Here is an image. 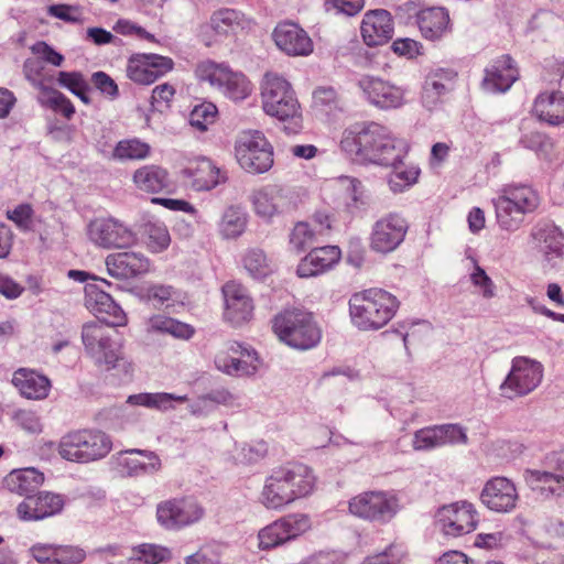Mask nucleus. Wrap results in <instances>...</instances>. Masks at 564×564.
<instances>
[{
  "label": "nucleus",
  "mask_w": 564,
  "mask_h": 564,
  "mask_svg": "<svg viewBox=\"0 0 564 564\" xmlns=\"http://www.w3.org/2000/svg\"><path fill=\"white\" fill-rule=\"evenodd\" d=\"M47 12L50 15L65 22H82V12L77 7L68 4H53L48 7Z\"/></svg>",
  "instance_id": "obj_62"
},
{
  "label": "nucleus",
  "mask_w": 564,
  "mask_h": 564,
  "mask_svg": "<svg viewBox=\"0 0 564 564\" xmlns=\"http://www.w3.org/2000/svg\"><path fill=\"white\" fill-rule=\"evenodd\" d=\"M311 527V519L307 514L291 513L282 517L259 531V549L278 547L304 534Z\"/></svg>",
  "instance_id": "obj_14"
},
{
  "label": "nucleus",
  "mask_w": 564,
  "mask_h": 564,
  "mask_svg": "<svg viewBox=\"0 0 564 564\" xmlns=\"http://www.w3.org/2000/svg\"><path fill=\"white\" fill-rule=\"evenodd\" d=\"M185 564H220V553L215 545H205L185 557Z\"/></svg>",
  "instance_id": "obj_57"
},
{
  "label": "nucleus",
  "mask_w": 564,
  "mask_h": 564,
  "mask_svg": "<svg viewBox=\"0 0 564 564\" xmlns=\"http://www.w3.org/2000/svg\"><path fill=\"white\" fill-rule=\"evenodd\" d=\"M261 107L265 115L288 123L289 132L303 127L302 107L291 83L278 73L267 72L260 84Z\"/></svg>",
  "instance_id": "obj_3"
},
{
  "label": "nucleus",
  "mask_w": 564,
  "mask_h": 564,
  "mask_svg": "<svg viewBox=\"0 0 564 564\" xmlns=\"http://www.w3.org/2000/svg\"><path fill=\"white\" fill-rule=\"evenodd\" d=\"M400 302L390 292L370 288L354 293L348 302L351 323L359 330H378L395 315Z\"/></svg>",
  "instance_id": "obj_4"
},
{
  "label": "nucleus",
  "mask_w": 564,
  "mask_h": 564,
  "mask_svg": "<svg viewBox=\"0 0 564 564\" xmlns=\"http://www.w3.org/2000/svg\"><path fill=\"white\" fill-rule=\"evenodd\" d=\"M436 522L445 535L458 538L477 529L479 512L474 503L459 500L441 507L436 512Z\"/></svg>",
  "instance_id": "obj_12"
},
{
  "label": "nucleus",
  "mask_w": 564,
  "mask_h": 564,
  "mask_svg": "<svg viewBox=\"0 0 564 564\" xmlns=\"http://www.w3.org/2000/svg\"><path fill=\"white\" fill-rule=\"evenodd\" d=\"M272 329L282 343L300 350L315 347L322 338V330L313 314L295 307L276 314L272 321Z\"/></svg>",
  "instance_id": "obj_6"
},
{
  "label": "nucleus",
  "mask_w": 564,
  "mask_h": 564,
  "mask_svg": "<svg viewBox=\"0 0 564 564\" xmlns=\"http://www.w3.org/2000/svg\"><path fill=\"white\" fill-rule=\"evenodd\" d=\"M470 280L475 286H478L481 290L484 297L491 299L495 296V284L482 268L476 265L470 275Z\"/></svg>",
  "instance_id": "obj_63"
},
{
  "label": "nucleus",
  "mask_w": 564,
  "mask_h": 564,
  "mask_svg": "<svg viewBox=\"0 0 564 564\" xmlns=\"http://www.w3.org/2000/svg\"><path fill=\"white\" fill-rule=\"evenodd\" d=\"M151 145L138 138L120 140L111 152V159L120 162L142 161L150 156Z\"/></svg>",
  "instance_id": "obj_42"
},
{
  "label": "nucleus",
  "mask_w": 564,
  "mask_h": 564,
  "mask_svg": "<svg viewBox=\"0 0 564 564\" xmlns=\"http://www.w3.org/2000/svg\"><path fill=\"white\" fill-rule=\"evenodd\" d=\"M250 202L256 215L263 219H272L295 207L290 193L279 184H267L256 188L251 193Z\"/></svg>",
  "instance_id": "obj_18"
},
{
  "label": "nucleus",
  "mask_w": 564,
  "mask_h": 564,
  "mask_svg": "<svg viewBox=\"0 0 564 564\" xmlns=\"http://www.w3.org/2000/svg\"><path fill=\"white\" fill-rule=\"evenodd\" d=\"M85 306L98 318V321L111 325V327L124 326L127 316L123 310L113 299L95 284L85 286Z\"/></svg>",
  "instance_id": "obj_23"
},
{
  "label": "nucleus",
  "mask_w": 564,
  "mask_h": 564,
  "mask_svg": "<svg viewBox=\"0 0 564 564\" xmlns=\"http://www.w3.org/2000/svg\"><path fill=\"white\" fill-rule=\"evenodd\" d=\"M313 469L299 462L286 463L272 470L262 489V502L269 509H281L314 491Z\"/></svg>",
  "instance_id": "obj_2"
},
{
  "label": "nucleus",
  "mask_w": 564,
  "mask_h": 564,
  "mask_svg": "<svg viewBox=\"0 0 564 564\" xmlns=\"http://www.w3.org/2000/svg\"><path fill=\"white\" fill-rule=\"evenodd\" d=\"M105 264L108 274L117 280H129L150 270L149 259L143 253L134 251L108 254Z\"/></svg>",
  "instance_id": "obj_27"
},
{
  "label": "nucleus",
  "mask_w": 564,
  "mask_h": 564,
  "mask_svg": "<svg viewBox=\"0 0 564 564\" xmlns=\"http://www.w3.org/2000/svg\"><path fill=\"white\" fill-rule=\"evenodd\" d=\"M409 225L398 213H390L379 218L371 230L370 248L379 253L395 250L404 240Z\"/></svg>",
  "instance_id": "obj_17"
},
{
  "label": "nucleus",
  "mask_w": 564,
  "mask_h": 564,
  "mask_svg": "<svg viewBox=\"0 0 564 564\" xmlns=\"http://www.w3.org/2000/svg\"><path fill=\"white\" fill-rule=\"evenodd\" d=\"M557 473L527 470L525 480L533 490L541 494L564 496V448L550 457Z\"/></svg>",
  "instance_id": "obj_29"
},
{
  "label": "nucleus",
  "mask_w": 564,
  "mask_h": 564,
  "mask_svg": "<svg viewBox=\"0 0 564 564\" xmlns=\"http://www.w3.org/2000/svg\"><path fill=\"white\" fill-rule=\"evenodd\" d=\"M360 31L362 40L368 46L386 44L393 35V20L390 12L383 9L366 12Z\"/></svg>",
  "instance_id": "obj_28"
},
{
  "label": "nucleus",
  "mask_w": 564,
  "mask_h": 564,
  "mask_svg": "<svg viewBox=\"0 0 564 564\" xmlns=\"http://www.w3.org/2000/svg\"><path fill=\"white\" fill-rule=\"evenodd\" d=\"M520 143L534 151L543 160L552 161L556 156L554 141L542 131L533 130L523 133Z\"/></svg>",
  "instance_id": "obj_45"
},
{
  "label": "nucleus",
  "mask_w": 564,
  "mask_h": 564,
  "mask_svg": "<svg viewBox=\"0 0 564 564\" xmlns=\"http://www.w3.org/2000/svg\"><path fill=\"white\" fill-rule=\"evenodd\" d=\"M88 239L104 249H122L131 247L135 234L121 221L108 217L91 220L87 228Z\"/></svg>",
  "instance_id": "obj_15"
},
{
  "label": "nucleus",
  "mask_w": 564,
  "mask_h": 564,
  "mask_svg": "<svg viewBox=\"0 0 564 564\" xmlns=\"http://www.w3.org/2000/svg\"><path fill=\"white\" fill-rule=\"evenodd\" d=\"M133 556L144 564H160L171 557V552L156 544L143 543L133 549Z\"/></svg>",
  "instance_id": "obj_49"
},
{
  "label": "nucleus",
  "mask_w": 564,
  "mask_h": 564,
  "mask_svg": "<svg viewBox=\"0 0 564 564\" xmlns=\"http://www.w3.org/2000/svg\"><path fill=\"white\" fill-rule=\"evenodd\" d=\"M56 83L62 88L69 90L85 105L91 104V98L89 96L91 88L89 86V82L83 73L76 70H61L56 76Z\"/></svg>",
  "instance_id": "obj_43"
},
{
  "label": "nucleus",
  "mask_w": 564,
  "mask_h": 564,
  "mask_svg": "<svg viewBox=\"0 0 564 564\" xmlns=\"http://www.w3.org/2000/svg\"><path fill=\"white\" fill-rule=\"evenodd\" d=\"M132 183L142 193L173 196L177 194L178 183L167 169L159 164H145L132 174Z\"/></svg>",
  "instance_id": "obj_19"
},
{
  "label": "nucleus",
  "mask_w": 564,
  "mask_h": 564,
  "mask_svg": "<svg viewBox=\"0 0 564 564\" xmlns=\"http://www.w3.org/2000/svg\"><path fill=\"white\" fill-rule=\"evenodd\" d=\"M341 258L337 246H324L312 249L297 264L300 278H312L333 269Z\"/></svg>",
  "instance_id": "obj_30"
},
{
  "label": "nucleus",
  "mask_w": 564,
  "mask_h": 564,
  "mask_svg": "<svg viewBox=\"0 0 564 564\" xmlns=\"http://www.w3.org/2000/svg\"><path fill=\"white\" fill-rule=\"evenodd\" d=\"M531 113L539 121L552 127L564 123V94L560 90L540 93L532 105Z\"/></svg>",
  "instance_id": "obj_32"
},
{
  "label": "nucleus",
  "mask_w": 564,
  "mask_h": 564,
  "mask_svg": "<svg viewBox=\"0 0 564 564\" xmlns=\"http://www.w3.org/2000/svg\"><path fill=\"white\" fill-rule=\"evenodd\" d=\"M217 108L212 102H204L195 108L189 113V123L196 130L204 132L210 124L216 121Z\"/></svg>",
  "instance_id": "obj_50"
},
{
  "label": "nucleus",
  "mask_w": 564,
  "mask_h": 564,
  "mask_svg": "<svg viewBox=\"0 0 564 564\" xmlns=\"http://www.w3.org/2000/svg\"><path fill=\"white\" fill-rule=\"evenodd\" d=\"M402 558L401 550L392 543L383 552L366 556L361 564H401Z\"/></svg>",
  "instance_id": "obj_55"
},
{
  "label": "nucleus",
  "mask_w": 564,
  "mask_h": 564,
  "mask_svg": "<svg viewBox=\"0 0 564 564\" xmlns=\"http://www.w3.org/2000/svg\"><path fill=\"white\" fill-rule=\"evenodd\" d=\"M148 330L170 335L180 340H188L195 334V328L192 325L160 314L149 318Z\"/></svg>",
  "instance_id": "obj_40"
},
{
  "label": "nucleus",
  "mask_w": 564,
  "mask_h": 564,
  "mask_svg": "<svg viewBox=\"0 0 564 564\" xmlns=\"http://www.w3.org/2000/svg\"><path fill=\"white\" fill-rule=\"evenodd\" d=\"M56 546L54 544L36 543L31 546L30 553L40 564H55Z\"/></svg>",
  "instance_id": "obj_64"
},
{
  "label": "nucleus",
  "mask_w": 564,
  "mask_h": 564,
  "mask_svg": "<svg viewBox=\"0 0 564 564\" xmlns=\"http://www.w3.org/2000/svg\"><path fill=\"white\" fill-rule=\"evenodd\" d=\"M64 508L61 495L41 491L24 498L17 507V516L21 521H40L59 513Z\"/></svg>",
  "instance_id": "obj_24"
},
{
  "label": "nucleus",
  "mask_w": 564,
  "mask_h": 564,
  "mask_svg": "<svg viewBox=\"0 0 564 564\" xmlns=\"http://www.w3.org/2000/svg\"><path fill=\"white\" fill-rule=\"evenodd\" d=\"M440 433L444 445L448 444H466L467 435L465 431L457 424L438 425Z\"/></svg>",
  "instance_id": "obj_61"
},
{
  "label": "nucleus",
  "mask_w": 564,
  "mask_h": 564,
  "mask_svg": "<svg viewBox=\"0 0 564 564\" xmlns=\"http://www.w3.org/2000/svg\"><path fill=\"white\" fill-rule=\"evenodd\" d=\"M111 325L100 321L89 322L83 326L82 340L87 354L107 370L115 368L121 358L120 346L112 340Z\"/></svg>",
  "instance_id": "obj_11"
},
{
  "label": "nucleus",
  "mask_w": 564,
  "mask_h": 564,
  "mask_svg": "<svg viewBox=\"0 0 564 564\" xmlns=\"http://www.w3.org/2000/svg\"><path fill=\"white\" fill-rule=\"evenodd\" d=\"M25 288L11 275L0 271V295L7 300H15L20 297Z\"/></svg>",
  "instance_id": "obj_60"
},
{
  "label": "nucleus",
  "mask_w": 564,
  "mask_h": 564,
  "mask_svg": "<svg viewBox=\"0 0 564 564\" xmlns=\"http://www.w3.org/2000/svg\"><path fill=\"white\" fill-rule=\"evenodd\" d=\"M358 85L368 99L379 108H398L404 104V90L381 78L364 76Z\"/></svg>",
  "instance_id": "obj_26"
},
{
  "label": "nucleus",
  "mask_w": 564,
  "mask_h": 564,
  "mask_svg": "<svg viewBox=\"0 0 564 564\" xmlns=\"http://www.w3.org/2000/svg\"><path fill=\"white\" fill-rule=\"evenodd\" d=\"M147 246L152 252H162L171 243L170 232L165 225L149 223L144 229Z\"/></svg>",
  "instance_id": "obj_48"
},
{
  "label": "nucleus",
  "mask_w": 564,
  "mask_h": 564,
  "mask_svg": "<svg viewBox=\"0 0 564 564\" xmlns=\"http://www.w3.org/2000/svg\"><path fill=\"white\" fill-rule=\"evenodd\" d=\"M183 177L189 180L193 189L210 191L226 181V175L210 160L206 158L191 162L182 170Z\"/></svg>",
  "instance_id": "obj_31"
},
{
  "label": "nucleus",
  "mask_w": 564,
  "mask_h": 564,
  "mask_svg": "<svg viewBox=\"0 0 564 564\" xmlns=\"http://www.w3.org/2000/svg\"><path fill=\"white\" fill-rule=\"evenodd\" d=\"M448 93L444 84L434 79L429 75L425 79L422 93V99L427 107H432L437 104L440 98Z\"/></svg>",
  "instance_id": "obj_56"
},
{
  "label": "nucleus",
  "mask_w": 564,
  "mask_h": 564,
  "mask_svg": "<svg viewBox=\"0 0 564 564\" xmlns=\"http://www.w3.org/2000/svg\"><path fill=\"white\" fill-rule=\"evenodd\" d=\"M225 299L224 318L234 326L248 323L254 311L253 300L248 290L235 281H229L223 286Z\"/></svg>",
  "instance_id": "obj_22"
},
{
  "label": "nucleus",
  "mask_w": 564,
  "mask_h": 564,
  "mask_svg": "<svg viewBox=\"0 0 564 564\" xmlns=\"http://www.w3.org/2000/svg\"><path fill=\"white\" fill-rule=\"evenodd\" d=\"M11 382L20 394L29 400L46 399L52 387L51 380L46 376L30 368L17 369Z\"/></svg>",
  "instance_id": "obj_33"
},
{
  "label": "nucleus",
  "mask_w": 564,
  "mask_h": 564,
  "mask_svg": "<svg viewBox=\"0 0 564 564\" xmlns=\"http://www.w3.org/2000/svg\"><path fill=\"white\" fill-rule=\"evenodd\" d=\"M195 75L198 80L208 83L234 101H240L252 93V84L241 72H236L225 63L207 59L197 64Z\"/></svg>",
  "instance_id": "obj_8"
},
{
  "label": "nucleus",
  "mask_w": 564,
  "mask_h": 564,
  "mask_svg": "<svg viewBox=\"0 0 564 564\" xmlns=\"http://www.w3.org/2000/svg\"><path fill=\"white\" fill-rule=\"evenodd\" d=\"M242 263L254 278L265 276L271 272L270 262L261 249H249L243 256Z\"/></svg>",
  "instance_id": "obj_47"
},
{
  "label": "nucleus",
  "mask_w": 564,
  "mask_h": 564,
  "mask_svg": "<svg viewBox=\"0 0 564 564\" xmlns=\"http://www.w3.org/2000/svg\"><path fill=\"white\" fill-rule=\"evenodd\" d=\"M112 448L110 437L100 430L82 429L65 434L58 443L62 458L75 463H90L106 457Z\"/></svg>",
  "instance_id": "obj_7"
},
{
  "label": "nucleus",
  "mask_w": 564,
  "mask_h": 564,
  "mask_svg": "<svg viewBox=\"0 0 564 564\" xmlns=\"http://www.w3.org/2000/svg\"><path fill=\"white\" fill-rule=\"evenodd\" d=\"M272 39L280 51L292 57L308 56L314 51L308 33L294 22H280L272 32Z\"/></svg>",
  "instance_id": "obj_21"
},
{
  "label": "nucleus",
  "mask_w": 564,
  "mask_h": 564,
  "mask_svg": "<svg viewBox=\"0 0 564 564\" xmlns=\"http://www.w3.org/2000/svg\"><path fill=\"white\" fill-rule=\"evenodd\" d=\"M44 482V475L33 467L13 469L2 481L3 487L19 496H31Z\"/></svg>",
  "instance_id": "obj_38"
},
{
  "label": "nucleus",
  "mask_w": 564,
  "mask_h": 564,
  "mask_svg": "<svg viewBox=\"0 0 564 564\" xmlns=\"http://www.w3.org/2000/svg\"><path fill=\"white\" fill-rule=\"evenodd\" d=\"M41 96L40 101L45 107L52 109L56 113H61L65 119L69 120L75 113V106L72 100L59 90L44 85H39Z\"/></svg>",
  "instance_id": "obj_44"
},
{
  "label": "nucleus",
  "mask_w": 564,
  "mask_h": 564,
  "mask_svg": "<svg viewBox=\"0 0 564 564\" xmlns=\"http://www.w3.org/2000/svg\"><path fill=\"white\" fill-rule=\"evenodd\" d=\"M438 425L421 429L414 433L413 447L417 451H426L443 446Z\"/></svg>",
  "instance_id": "obj_51"
},
{
  "label": "nucleus",
  "mask_w": 564,
  "mask_h": 564,
  "mask_svg": "<svg viewBox=\"0 0 564 564\" xmlns=\"http://www.w3.org/2000/svg\"><path fill=\"white\" fill-rule=\"evenodd\" d=\"M175 94V87L169 83L155 86L151 95L152 109L160 112L167 110L172 105Z\"/></svg>",
  "instance_id": "obj_53"
},
{
  "label": "nucleus",
  "mask_w": 564,
  "mask_h": 564,
  "mask_svg": "<svg viewBox=\"0 0 564 564\" xmlns=\"http://www.w3.org/2000/svg\"><path fill=\"white\" fill-rule=\"evenodd\" d=\"M541 197L530 185L507 184L492 198L496 221L500 229L513 232L524 223L525 216L540 206Z\"/></svg>",
  "instance_id": "obj_5"
},
{
  "label": "nucleus",
  "mask_w": 564,
  "mask_h": 564,
  "mask_svg": "<svg viewBox=\"0 0 564 564\" xmlns=\"http://www.w3.org/2000/svg\"><path fill=\"white\" fill-rule=\"evenodd\" d=\"M55 564H80L86 558L84 549L75 545H57Z\"/></svg>",
  "instance_id": "obj_54"
},
{
  "label": "nucleus",
  "mask_w": 564,
  "mask_h": 564,
  "mask_svg": "<svg viewBox=\"0 0 564 564\" xmlns=\"http://www.w3.org/2000/svg\"><path fill=\"white\" fill-rule=\"evenodd\" d=\"M172 58L156 54H137L129 58L127 76L140 85H151L173 69Z\"/></svg>",
  "instance_id": "obj_20"
},
{
  "label": "nucleus",
  "mask_w": 564,
  "mask_h": 564,
  "mask_svg": "<svg viewBox=\"0 0 564 564\" xmlns=\"http://www.w3.org/2000/svg\"><path fill=\"white\" fill-rule=\"evenodd\" d=\"M399 510V498L384 490L364 491L354 496L348 502V511L351 516L379 524L390 522Z\"/></svg>",
  "instance_id": "obj_10"
},
{
  "label": "nucleus",
  "mask_w": 564,
  "mask_h": 564,
  "mask_svg": "<svg viewBox=\"0 0 564 564\" xmlns=\"http://www.w3.org/2000/svg\"><path fill=\"white\" fill-rule=\"evenodd\" d=\"M543 378L540 362L527 357H516L509 375L500 386L501 395L513 399L532 392Z\"/></svg>",
  "instance_id": "obj_13"
},
{
  "label": "nucleus",
  "mask_w": 564,
  "mask_h": 564,
  "mask_svg": "<svg viewBox=\"0 0 564 564\" xmlns=\"http://www.w3.org/2000/svg\"><path fill=\"white\" fill-rule=\"evenodd\" d=\"M519 78V70L510 55L498 57L486 69L484 86L492 93H505Z\"/></svg>",
  "instance_id": "obj_34"
},
{
  "label": "nucleus",
  "mask_w": 564,
  "mask_h": 564,
  "mask_svg": "<svg viewBox=\"0 0 564 564\" xmlns=\"http://www.w3.org/2000/svg\"><path fill=\"white\" fill-rule=\"evenodd\" d=\"M248 225V214L239 206L227 207L219 221L218 232L224 239H237Z\"/></svg>",
  "instance_id": "obj_41"
},
{
  "label": "nucleus",
  "mask_w": 564,
  "mask_h": 564,
  "mask_svg": "<svg viewBox=\"0 0 564 564\" xmlns=\"http://www.w3.org/2000/svg\"><path fill=\"white\" fill-rule=\"evenodd\" d=\"M251 20L239 10L221 8L213 12L209 19L212 30L221 36L236 35L249 29Z\"/></svg>",
  "instance_id": "obj_37"
},
{
  "label": "nucleus",
  "mask_w": 564,
  "mask_h": 564,
  "mask_svg": "<svg viewBox=\"0 0 564 564\" xmlns=\"http://www.w3.org/2000/svg\"><path fill=\"white\" fill-rule=\"evenodd\" d=\"M340 148L359 163L394 165L408 154L409 144L375 122L355 123L347 128Z\"/></svg>",
  "instance_id": "obj_1"
},
{
  "label": "nucleus",
  "mask_w": 564,
  "mask_h": 564,
  "mask_svg": "<svg viewBox=\"0 0 564 564\" xmlns=\"http://www.w3.org/2000/svg\"><path fill=\"white\" fill-rule=\"evenodd\" d=\"M317 236L319 235L308 223L300 221L294 226L291 232L290 242L297 250H303L311 246L316 240Z\"/></svg>",
  "instance_id": "obj_52"
},
{
  "label": "nucleus",
  "mask_w": 564,
  "mask_h": 564,
  "mask_svg": "<svg viewBox=\"0 0 564 564\" xmlns=\"http://www.w3.org/2000/svg\"><path fill=\"white\" fill-rule=\"evenodd\" d=\"M14 420L17 424L30 434H40L42 432V423L40 416L30 410H20L15 413Z\"/></svg>",
  "instance_id": "obj_58"
},
{
  "label": "nucleus",
  "mask_w": 564,
  "mask_h": 564,
  "mask_svg": "<svg viewBox=\"0 0 564 564\" xmlns=\"http://www.w3.org/2000/svg\"><path fill=\"white\" fill-rule=\"evenodd\" d=\"M235 158L240 167L251 174H263L274 163L273 148L259 130H246L237 137Z\"/></svg>",
  "instance_id": "obj_9"
},
{
  "label": "nucleus",
  "mask_w": 564,
  "mask_h": 564,
  "mask_svg": "<svg viewBox=\"0 0 564 564\" xmlns=\"http://www.w3.org/2000/svg\"><path fill=\"white\" fill-rule=\"evenodd\" d=\"M401 162L391 165L393 167L389 175L388 184L392 192L402 193L417 182L420 169L414 165H402Z\"/></svg>",
  "instance_id": "obj_46"
},
{
  "label": "nucleus",
  "mask_w": 564,
  "mask_h": 564,
  "mask_svg": "<svg viewBox=\"0 0 564 564\" xmlns=\"http://www.w3.org/2000/svg\"><path fill=\"white\" fill-rule=\"evenodd\" d=\"M422 35L431 41L441 39L449 31V14L444 8H429L416 15Z\"/></svg>",
  "instance_id": "obj_39"
},
{
  "label": "nucleus",
  "mask_w": 564,
  "mask_h": 564,
  "mask_svg": "<svg viewBox=\"0 0 564 564\" xmlns=\"http://www.w3.org/2000/svg\"><path fill=\"white\" fill-rule=\"evenodd\" d=\"M250 357L247 349H242L238 343H232L227 351H220L215 358L216 367L230 376H249L257 370V366L243 360L242 357Z\"/></svg>",
  "instance_id": "obj_35"
},
{
  "label": "nucleus",
  "mask_w": 564,
  "mask_h": 564,
  "mask_svg": "<svg viewBox=\"0 0 564 564\" xmlns=\"http://www.w3.org/2000/svg\"><path fill=\"white\" fill-rule=\"evenodd\" d=\"M204 516L203 508L187 498L162 501L156 507L158 522L167 530H180L199 521Z\"/></svg>",
  "instance_id": "obj_16"
},
{
  "label": "nucleus",
  "mask_w": 564,
  "mask_h": 564,
  "mask_svg": "<svg viewBox=\"0 0 564 564\" xmlns=\"http://www.w3.org/2000/svg\"><path fill=\"white\" fill-rule=\"evenodd\" d=\"M519 499L514 484L506 477L489 479L480 494L481 502L491 511L510 512Z\"/></svg>",
  "instance_id": "obj_25"
},
{
  "label": "nucleus",
  "mask_w": 564,
  "mask_h": 564,
  "mask_svg": "<svg viewBox=\"0 0 564 564\" xmlns=\"http://www.w3.org/2000/svg\"><path fill=\"white\" fill-rule=\"evenodd\" d=\"M91 83L102 95L110 99L117 98L119 95L118 85L105 72H96L91 75Z\"/></svg>",
  "instance_id": "obj_59"
},
{
  "label": "nucleus",
  "mask_w": 564,
  "mask_h": 564,
  "mask_svg": "<svg viewBox=\"0 0 564 564\" xmlns=\"http://www.w3.org/2000/svg\"><path fill=\"white\" fill-rule=\"evenodd\" d=\"M118 465L122 474L139 476L159 470L161 460L152 452L131 449L120 454Z\"/></svg>",
  "instance_id": "obj_36"
}]
</instances>
